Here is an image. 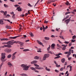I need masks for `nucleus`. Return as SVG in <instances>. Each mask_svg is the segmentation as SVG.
I'll list each match as a JSON object with an SVG mask.
<instances>
[{
  "label": "nucleus",
  "instance_id": "nucleus-1",
  "mask_svg": "<svg viewBox=\"0 0 76 76\" xmlns=\"http://www.w3.org/2000/svg\"><path fill=\"white\" fill-rule=\"evenodd\" d=\"M14 41V40H13L9 41L7 42H3L2 44H3V45H4V44H10L11 45H13V44H14V43H16V44H20V45H23V43H22L21 42L18 41L16 42V41L13 42Z\"/></svg>",
  "mask_w": 76,
  "mask_h": 76
},
{
  "label": "nucleus",
  "instance_id": "nucleus-2",
  "mask_svg": "<svg viewBox=\"0 0 76 76\" xmlns=\"http://www.w3.org/2000/svg\"><path fill=\"white\" fill-rule=\"evenodd\" d=\"M21 66L23 67V70L26 71L28 70V69H29V66H27V65H25L24 64H22L21 65Z\"/></svg>",
  "mask_w": 76,
  "mask_h": 76
},
{
  "label": "nucleus",
  "instance_id": "nucleus-3",
  "mask_svg": "<svg viewBox=\"0 0 76 76\" xmlns=\"http://www.w3.org/2000/svg\"><path fill=\"white\" fill-rule=\"evenodd\" d=\"M1 61L2 62H4L6 61V60L4 58H6V53H2L1 54Z\"/></svg>",
  "mask_w": 76,
  "mask_h": 76
},
{
  "label": "nucleus",
  "instance_id": "nucleus-4",
  "mask_svg": "<svg viewBox=\"0 0 76 76\" xmlns=\"http://www.w3.org/2000/svg\"><path fill=\"white\" fill-rule=\"evenodd\" d=\"M60 55H62V54L61 53H59L58 54H56V56H58L55 57V59H57V58H60V57H61L60 56H59Z\"/></svg>",
  "mask_w": 76,
  "mask_h": 76
},
{
  "label": "nucleus",
  "instance_id": "nucleus-5",
  "mask_svg": "<svg viewBox=\"0 0 76 76\" xmlns=\"http://www.w3.org/2000/svg\"><path fill=\"white\" fill-rule=\"evenodd\" d=\"M0 12H1V13H4V16H6L7 14V11H5L4 12L3 11L1 10L0 11Z\"/></svg>",
  "mask_w": 76,
  "mask_h": 76
},
{
  "label": "nucleus",
  "instance_id": "nucleus-6",
  "mask_svg": "<svg viewBox=\"0 0 76 76\" xmlns=\"http://www.w3.org/2000/svg\"><path fill=\"white\" fill-rule=\"evenodd\" d=\"M5 51H6V53H10V52L12 51V49H6Z\"/></svg>",
  "mask_w": 76,
  "mask_h": 76
},
{
  "label": "nucleus",
  "instance_id": "nucleus-7",
  "mask_svg": "<svg viewBox=\"0 0 76 76\" xmlns=\"http://www.w3.org/2000/svg\"><path fill=\"white\" fill-rule=\"evenodd\" d=\"M70 18H71V17L69 18V19H67L65 20V22H66L67 25V24H68V23H69L70 22Z\"/></svg>",
  "mask_w": 76,
  "mask_h": 76
},
{
  "label": "nucleus",
  "instance_id": "nucleus-8",
  "mask_svg": "<svg viewBox=\"0 0 76 76\" xmlns=\"http://www.w3.org/2000/svg\"><path fill=\"white\" fill-rule=\"evenodd\" d=\"M16 10H17L18 12H21L22 11V8H20V7H19L17 8Z\"/></svg>",
  "mask_w": 76,
  "mask_h": 76
},
{
  "label": "nucleus",
  "instance_id": "nucleus-9",
  "mask_svg": "<svg viewBox=\"0 0 76 76\" xmlns=\"http://www.w3.org/2000/svg\"><path fill=\"white\" fill-rule=\"evenodd\" d=\"M51 48L53 50H54L55 48V44H52L51 45Z\"/></svg>",
  "mask_w": 76,
  "mask_h": 76
},
{
  "label": "nucleus",
  "instance_id": "nucleus-10",
  "mask_svg": "<svg viewBox=\"0 0 76 76\" xmlns=\"http://www.w3.org/2000/svg\"><path fill=\"white\" fill-rule=\"evenodd\" d=\"M19 36H18L14 37H9V38H10V39H16V38H18V37H19Z\"/></svg>",
  "mask_w": 76,
  "mask_h": 76
},
{
  "label": "nucleus",
  "instance_id": "nucleus-11",
  "mask_svg": "<svg viewBox=\"0 0 76 76\" xmlns=\"http://www.w3.org/2000/svg\"><path fill=\"white\" fill-rule=\"evenodd\" d=\"M38 62L37 61H33L31 62V64H34L35 63H37Z\"/></svg>",
  "mask_w": 76,
  "mask_h": 76
},
{
  "label": "nucleus",
  "instance_id": "nucleus-12",
  "mask_svg": "<svg viewBox=\"0 0 76 76\" xmlns=\"http://www.w3.org/2000/svg\"><path fill=\"white\" fill-rule=\"evenodd\" d=\"M5 47H7L8 48H11L12 47V46L10 45H4Z\"/></svg>",
  "mask_w": 76,
  "mask_h": 76
},
{
  "label": "nucleus",
  "instance_id": "nucleus-13",
  "mask_svg": "<svg viewBox=\"0 0 76 76\" xmlns=\"http://www.w3.org/2000/svg\"><path fill=\"white\" fill-rule=\"evenodd\" d=\"M8 65L10 67H11V66H13V65L10 62H8Z\"/></svg>",
  "mask_w": 76,
  "mask_h": 76
},
{
  "label": "nucleus",
  "instance_id": "nucleus-14",
  "mask_svg": "<svg viewBox=\"0 0 76 76\" xmlns=\"http://www.w3.org/2000/svg\"><path fill=\"white\" fill-rule=\"evenodd\" d=\"M44 56L46 58H48L50 57V54H45L44 55Z\"/></svg>",
  "mask_w": 76,
  "mask_h": 76
},
{
  "label": "nucleus",
  "instance_id": "nucleus-15",
  "mask_svg": "<svg viewBox=\"0 0 76 76\" xmlns=\"http://www.w3.org/2000/svg\"><path fill=\"white\" fill-rule=\"evenodd\" d=\"M39 57L37 56H35L34 57V59H35V60H38L39 59Z\"/></svg>",
  "mask_w": 76,
  "mask_h": 76
},
{
  "label": "nucleus",
  "instance_id": "nucleus-16",
  "mask_svg": "<svg viewBox=\"0 0 76 76\" xmlns=\"http://www.w3.org/2000/svg\"><path fill=\"white\" fill-rule=\"evenodd\" d=\"M6 28L7 29H11V26H6Z\"/></svg>",
  "mask_w": 76,
  "mask_h": 76
},
{
  "label": "nucleus",
  "instance_id": "nucleus-17",
  "mask_svg": "<svg viewBox=\"0 0 76 76\" xmlns=\"http://www.w3.org/2000/svg\"><path fill=\"white\" fill-rule=\"evenodd\" d=\"M37 42L40 45H43V44L42 43V42H40V41L37 40Z\"/></svg>",
  "mask_w": 76,
  "mask_h": 76
},
{
  "label": "nucleus",
  "instance_id": "nucleus-18",
  "mask_svg": "<svg viewBox=\"0 0 76 76\" xmlns=\"http://www.w3.org/2000/svg\"><path fill=\"white\" fill-rule=\"evenodd\" d=\"M61 61L63 63H64L65 62V59L64 58L61 59Z\"/></svg>",
  "mask_w": 76,
  "mask_h": 76
},
{
  "label": "nucleus",
  "instance_id": "nucleus-19",
  "mask_svg": "<svg viewBox=\"0 0 76 76\" xmlns=\"http://www.w3.org/2000/svg\"><path fill=\"white\" fill-rule=\"evenodd\" d=\"M4 20V19H3L1 20H0V24H3V23H3V20Z\"/></svg>",
  "mask_w": 76,
  "mask_h": 76
},
{
  "label": "nucleus",
  "instance_id": "nucleus-20",
  "mask_svg": "<svg viewBox=\"0 0 76 76\" xmlns=\"http://www.w3.org/2000/svg\"><path fill=\"white\" fill-rule=\"evenodd\" d=\"M11 57H12V55L9 54L7 56V58H11Z\"/></svg>",
  "mask_w": 76,
  "mask_h": 76
},
{
  "label": "nucleus",
  "instance_id": "nucleus-21",
  "mask_svg": "<svg viewBox=\"0 0 76 76\" xmlns=\"http://www.w3.org/2000/svg\"><path fill=\"white\" fill-rule=\"evenodd\" d=\"M16 58V56H15L12 55V60H15Z\"/></svg>",
  "mask_w": 76,
  "mask_h": 76
},
{
  "label": "nucleus",
  "instance_id": "nucleus-22",
  "mask_svg": "<svg viewBox=\"0 0 76 76\" xmlns=\"http://www.w3.org/2000/svg\"><path fill=\"white\" fill-rule=\"evenodd\" d=\"M5 21H7V22H9V23H12V22H10V21L9 20H6L5 19Z\"/></svg>",
  "mask_w": 76,
  "mask_h": 76
},
{
  "label": "nucleus",
  "instance_id": "nucleus-23",
  "mask_svg": "<svg viewBox=\"0 0 76 76\" xmlns=\"http://www.w3.org/2000/svg\"><path fill=\"white\" fill-rule=\"evenodd\" d=\"M45 70L48 72H50V69L47 68V67L45 68Z\"/></svg>",
  "mask_w": 76,
  "mask_h": 76
},
{
  "label": "nucleus",
  "instance_id": "nucleus-24",
  "mask_svg": "<svg viewBox=\"0 0 76 76\" xmlns=\"http://www.w3.org/2000/svg\"><path fill=\"white\" fill-rule=\"evenodd\" d=\"M20 75H21V76H28V75L25 74H20Z\"/></svg>",
  "mask_w": 76,
  "mask_h": 76
},
{
  "label": "nucleus",
  "instance_id": "nucleus-25",
  "mask_svg": "<svg viewBox=\"0 0 76 76\" xmlns=\"http://www.w3.org/2000/svg\"><path fill=\"white\" fill-rule=\"evenodd\" d=\"M44 39H45V40H49L50 39V38H49V37H45L44 38Z\"/></svg>",
  "mask_w": 76,
  "mask_h": 76
},
{
  "label": "nucleus",
  "instance_id": "nucleus-26",
  "mask_svg": "<svg viewBox=\"0 0 76 76\" xmlns=\"http://www.w3.org/2000/svg\"><path fill=\"white\" fill-rule=\"evenodd\" d=\"M30 69H31V70H34V71H35V70H36V69L35 68H34L33 67H30Z\"/></svg>",
  "mask_w": 76,
  "mask_h": 76
},
{
  "label": "nucleus",
  "instance_id": "nucleus-27",
  "mask_svg": "<svg viewBox=\"0 0 76 76\" xmlns=\"http://www.w3.org/2000/svg\"><path fill=\"white\" fill-rule=\"evenodd\" d=\"M67 5V6H68V5H69V6H70V3H69V1H67L66 3H65Z\"/></svg>",
  "mask_w": 76,
  "mask_h": 76
},
{
  "label": "nucleus",
  "instance_id": "nucleus-28",
  "mask_svg": "<svg viewBox=\"0 0 76 76\" xmlns=\"http://www.w3.org/2000/svg\"><path fill=\"white\" fill-rule=\"evenodd\" d=\"M71 51H72V49H69V52H68V53L70 54H71V53H72Z\"/></svg>",
  "mask_w": 76,
  "mask_h": 76
},
{
  "label": "nucleus",
  "instance_id": "nucleus-29",
  "mask_svg": "<svg viewBox=\"0 0 76 76\" xmlns=\"http://www.w3.org/2000/svg\"><path fill=\"white\" fill-rule=\"evenodd\" d=\"M29 34L32 37H34V34L32 33H29Z\"/></svg>",
  "mask_w": 76,
  "mask_h": 76
},
{
  "label": "nucleus",
  "instance_id": "nucleus-30",
  "mask_svg": "<svg viewBox=\"0 0 76 76\" xmlns=\"http://www.w3.org/2000/svg\"><path fill=\"white\" fill-rule=\"evenodd\" d=\"M50 47H51V46H50V45H49V47H48L47 49L48 51H49V50H50Z\"/></svg>",
  "mask_w": 76,
  "mask_h": 76
},
{
  "label": "nucleus",
  "instance_id": "nucleus-31",
  "mask_svg": "<svg viewBox=\"0 0 76 76\" xmlns=\"http://www.w3.org/2000/svg\"><path fill=\"white\" fill-rule=\"evenodd\" d=\"M15 14H13V15L12 16V18L13 19H15Z\"/></svg>",
  "mask_w": 76,
  "mask_h": 76
},
{
  "label": "nucleus",
  "instance_id": "nucleus-32",
  "mask_svg": "<svg viewBox=\"0 0 76 76\" xmlns=\"http://www.w3.org/2000/svg\"><path fill=\"white\" fill-rule=\"evenodd\" d=\"M5 16V18H7V17H10V15L9 14H7V15H6Z\"/></svg>",
  "mask_w": 76,
  "mask_h": 76
},
{
  "label": "nucleus",
  "instance_id": "nucleus-33",
  "mask_svg": "<svg viewBox=\"0 0 76 76\" xmlns=\"http://www.w3.org/2000/svg\"><path fill=\"white\" fill-rule=\"evenodd\" d=\"M30 50L28 49H26L23 50V51H29Z\"/></svg>",
  "mask_w": 76,
  "mask_h": 76
},
{
  "label": "nucleus",
  "instance_id": "nucleus-34",
  "mask_svg": "<svg viewBox=\"0 0 76 76\" xmlns=\"http://www.w3.org/2000/svg\"><path fill=\"white\" fill-rule=\"evenodd\" d=\"M76 36L75 35L73 36L72 37V39H76Z\"/></svg>",
  "mask_w": 76,
  "mask_h": 76
},
{
  "label": "nucleus",
  "instance_id": "nucleus-35",
  "mask_svg": "<svg viewBox=\"0 0 76 76\" xmlns=\"http://www.w3.org/2000/svg\"><path fill=\"white\" fill-rule=\"evenodd\" d=\"M34 65L35 66H36V67H39V66L38 65H37V64H34Z\"/></svg>",
  "mask_w": 76,
  "mask_h": 76
},
{
  "label": "nucleus",
  "instance_id": "nucleus-36",
  "mask_svg": "<svg viewBox=\"0 0 76 76\" xmlns=\"http://www.w3.org/2000/svg\"><path fill=\"white\" fill-rule=\"evenodd\" d=\"M4 6L5 7H8V5H7L6 4H4Z\"/></svg>",
  "mask_w": 76,
  "mask_h": 76
},
{
  "label": "nucleus",
  "instance_id": "nucleus-37",
  "mask_svg": "<svg viewBox=\"0 0 76 76\" xmlns=\"http://www.w3.org/2000/svg\"><path fill=\"white\" fill-rule=\"evenodd\" d=\"M46 57H45V56L44 57H43V61H44V60H46Z\"/></svg>",
  "mask_w": 76,
  "mask_h": 76
},
{
  "label": "nucleus",
  "instance_id": "nucleus-38",
  "mask_svg": "<svg viewBox=\"0 0 76 76\" xmlns=\"http://www.w3.org/2000/svg\"><path fill=\"white\" fill-rule=\"evenodd\" d=\"M56 66L57 67H60V65H58V64H57L56 65Z\"/></svg>",
  "mask_w": 76,
  "mask_h": 76
},
{
  "label": "nucleus",
  "instance_id": "nucleus-39",
  "mask_svg": "<svg viewBox=\"0 0 76 76\" xmlns=\"http://www.w3.org/2000/svg\"><path fill=\"white\" fill-rule=\"evenodd\" d=\"M4 41H8V40H10V39H8L7 38H4Z\"/></svg>",
  "mask_w": 76,
  "mask_h": 76
},
{
  "label": "nucleus",
  "instance_id": "nucleus-40",
  "mask_svg": "<svg viewBox=\"0 0 76 76\" xmlns=\"http://www.w3.org/2000/svg\"><path fill=\"white\" fill-rule=\"evenodd\" d=\"M66 49V48H65L64 46L63 48H62V50H65Z\"/></svg>",
  "mask_w": 76,
  "mask_h": 76
},
{
  "label": "nucleus",
  "instance_id": "nucleus-41",
  "mask_svg": "<svg viewBox=\"0 0 76 76\" xmlns=\"http://www.w3.org/2000/svg\"><path fill=\"white\" fill-rule=\"evenodd\" d=\"M27 5L28 6H30V7H32V6L29 3Z\"/></svg>",
  "mask_w": 76,
  "mask_h": 76
},
{
  "label": "nucleus",
  "instance_id": "nucleus-42",
  "mask_svg": "<svg viewBox=\"0 0 76 76\" xmlns=\"http://www.w3.org/2000/svg\"><path fill=\"white\" fill-rule=\"evenodd\" d=\"M48 22V21H46V20H45L44 21V23H47Z\"/></svg>",
  "mask_w": 76,
  "mask_h": 76
},
{
  "label": "nucleus",
  "instance_id": "nucleus-43",
  "mask_svg": "<svg viewBox=\"0 0 76 76\" xmlns=\"http://www.w3.org/2000/svg\"><path fill=\"white\" fill-rule=\"evenodd\" d=\"M44 69V68L42 67H39V70H42Z\"/></svg>",
  "mask_w": 76,
  "mask_h": 76
},
{
  "label": "nucleus",
  "instance_id": "nucleus-44",
  "mask_svg": "<svg viewBox=\"0 0 76 76\" xmlns=\"http://www.w3.org/2000/svg\"><path fill=\"white\" fill-rule=\"evenodd\" d=\"M76 41V40H72L71 42H74Z\"/></svg>",
  "mask_w": 76,
  "mask_h": 76
},
{
  "label": "nucleus",
  "instance_id": "nucleus-45",
  "mask_svg": "<svg viewBox=\"0 0 76 76\" xmlns=\"http://www.w3.org/2000/svg\"><path fill=\"white\" fill-rule=\"evenodd\" d=\"M48 53H50V54H53V53H52V52H51V51H50L49 50H48Z\"/></svg>",
  "mask_w": 76,
  "mask_h": 76
},
{
  "label": "nucleus",
  "instance_id": "nucleus-46",
  "mask_svg": "<svg viewBox=\"0 0 76 76\" xmlns=\"http://www.w3.org/2000/svg\"><path fill=\"white\" fill-rule=\"evenodd\" d=\"M55 72H56V73H58V72H59V71L57 69H55Z\"/></svg>",
  "mask_w": 76,
  "mask_h": 76
},
{
  "label": "nucleus",
  "instance_id": "nucleus-47",
  "mask_svg": "<svg viewBox=\"0 0 76 76\" xmlns=\"http://www.w3.org/2000/svg\"><path fill=\"white\" fill-rule=\"evenodd\" d=\"M17 53V52H15L14 53H13L12 54V56H15V54H16Z\"/></svg>",
  "mask_w": 76,
  "mask_h": 76
},
{
  "label": "nucleus",
  "instance_id": "nucleus-48",
  "mask_svg": "<svg viewBox=\"0 0 76 76\" xmlns=\"http://www.w3.org/2000/svg\"><path fill=\"white\" fill-rule=\"evenodd\" d=\"M64 43H65L66 44H69V42H64Z\"/></svg>",
  "mask_w": 76,
  "mask_h": 76
},
{
  "label": "nucleus",
  "instance_id": "nucleus-49",
  "mask_svg": "<svg viewBox=\"0 0 76 76\" xmlns=\"http://www.w3.org/2000/svg\"><path fill=\"white\" fill-rule=\"evenodd\" d=\"M35 72H36V73H39V71L37 70H36V69H35V70L34 71Z\"/></svg>",
  "mask_w": 76,
  "mask_h": 76
},
{
  "label": "nucleus",
  "instance_id": "nucleus-50",
  "mask_svg": "<svg viewBox=\"0 0 76 76\" xmlns=\"http://www.w3.org/2000/svg\"><path fill=\"white\" fill-rule=\"evenodd\" d=\"M23 36H24L22 37V38H25L26 37V35H23Z\"/></svg>",
  "mask_w": 76,
  "mask_h": 76
},
{
  "label": "nucleus",
  "instance_id": "nucleus-51",
  "mask_svg": "<svg viewBox=\"0 0 76 76\" xmlns=\"http://www.w3.org/2000/svg\"><path fill=\"white\" fill-rule=\"evenodd\" d=\"M72 66H70L69 67V68H70V70H69V71H72Z\"/></svg>",
  "mask_w": 76,
  "mask_h": 76
},
{
  "label": "nucleus",
  "instance_id": "nucleus-52",
  "mask_svg": "<svg viewBox=\"0 0 76 76\" xmlns=\"http://www.w3.org/2000/svg\"><path fill=\"white\" fill-rule=\"evenodd\" d=\"M35 68L37 70H39V67H35Z\"/></svg>",
  "mask_w": 76,
  "mask_h": 76
},
{
  "label": "nucleus",
  "instance_id": "nucleus-53",
  "mask_svg": "<svg viewBox=\"0 0 76 76\" xmlns=\"http://www.w3.org/2000/svg\"><path fill=\"white\" fill-rule=\"evenodd\" d=\"M20 16L21 17H24L25 16V15L23 14H22L20 15Z\"/></svg>",
  "mask_w": 76,
  "mask_h": 76
},
{
  "label": "nucleus",
  "instance_id": "nucleus-54",
  "mask_svg": "<svg viewBox=\"0 0 76 76\" xmlns=\"http://www.w3.org/2000/svg\"><path fill=\"white\" fill-rule=\"evenodd\" d=\"M63 68H61L60 69V71H63Z\"/></svg>",
  "mask_w": 76,
  "mask_h": 76
},
{
  "label": "nucleus",
  "instance_id": "nucleus-55",
  "mask_svg": "<svg viewBox=\"0 0 76 76\" xmlns=\"http://www.w3.org/2000/svg\"><path fill=\"white\" fill-rule=\"evenodd\" d=\"M37 52L38 53H41V52H42V51H41V50H37Z\"/></svg>",
  "mask_w": 76,
  "mask_h": 76
},
{
  "label": "nucleus",
  "instance_id": "nucleus-56",
  "mask_svg": "<svg viewBox=\"0 0 76 76\" xmlns=\"http://www.w3.org/2000/svg\"><path fill=\"white\" fill-rule=\"evenodd\" d=\"M57 46L58 47H59V48H60L61 47V46L59 45L58 44H57Z\"/></svg>",
  "mask_w": 76,
  "mask_h": 76
},
{
  "label": "nucleus",
  "instance_id": "nucleus-57",
  "mask_svg": "<svg viewBox=\"0 0 76 76\" xmlns=\"http://www.w3.org/2000/svg\"><path fill=\"white\" fill-rule=\"evenodd\" d=\"M68 53H69V52H64V54H68Z\"/></svg>",
  "mask_w": 76,
  "mask_h": 76
},
{
  "label": "nucleus",
  "instance_id": "nucleus-58",
  "mask_svg": "<svg viewBox=\"0 0 76 76\" xmlns=\"http://www.w3.org/2000/svg\"><path fill=\"white\" fill-rule=\"evenodd\" d=\"M69 32L71 34H72V30H71V29H70L69 30Z\"/></svg>",
  "mask_w": 76,
  "mask_h": 76
},
{
  "label": "nucleus",
  "instance_id": "nucleus-59",
  "mask_svg": "<svg viewBox=\"0 0 76 76\" xmlns=\"http://www.w3.org/2000/svg\"><path fill=\"white\" fill-rule=\"evenodd\" d=\"M14 6L15 7H18V6H19V5H14Z\"/></svg>",
  "mask_w": 76,
  "mask_h": 76
},
{
  "label": "nucleus",
  "instance_id": "nucleus-60",
  "mask_svg": "<svg viewBox=\"0 0 76 76\" xmlns=\"http://www.w3.org/2000/svg\"><path fill=\"white\" fill-rule=\"evenodd\" d=\"M72 59V57H71L70 58L69 57L68 60H70V59Z\"/></svg>",
  "mask_w": 76,
  "mask_h": 76
},
{
  "label": "nucleus",
  "instance_id": "nucleus-61",
  "mask_svg": "<svg viewBox=\"0 0 76 76\" xmlns=\"http://www.w3.org/2000/svg\"><path fill=\"white\" fill-rule=\"evenodd\" d=\"M42 41L44 42H46V41L44 39Z\"/></svg>",
  "mask_w": 76,
  "mask_h": 76
},
{
  "label": "nucleus",
  "instance_id": "nucleus-62",
  "mask_svg": "<svg viewBox=\"0 0 76 76\" xmlns=\"http://www.w3.org/2000/svg\"><path fill=\"white\" fill-rule=\"evenodd\" d=\"M72 43H69V47H70V46H71V45H72Z\"/></svg>",
  "mask_w": 76,
  "mask_h": 76
},
{
  "label": "nucleus",
  "instance_id": "nucleus-63",
  "mask_svg": "<svg viewBox=\"0 0 76 76\" xmlns=\"http://www.w3.org/2000/svg\"><path fill=\"white\" fill-rule=\"evenodd\" d=\"M4 47H5V46H4H4H1L0 47V48H4Z\"/></svg>",
  "mask_w": 76,
  "mask_h": 76
},
{
  "label": "nucleus",
  "instance_id": "nucleus-64",
  "mask_svg": "<svg viewBox=\"0 0 76 76\" xmlns=\"http://www.w3.org/2000/svg\"><path fill=\"white\" fill-rule=\"evenodd\" d=\"M60 29V28H59L58 29H57V28L56 29V30L57 31H58V29Z\"/></svg>",
  "mask_w": 76,
  "mask_h": 76
}]
</instances>
